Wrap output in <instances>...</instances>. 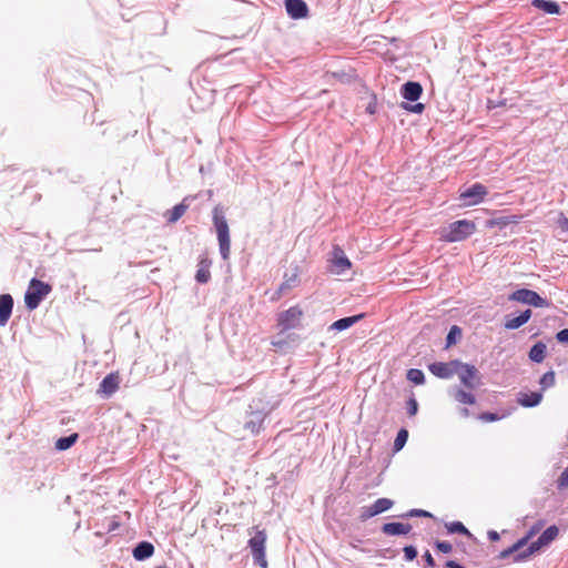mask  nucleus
Here are the masks:
<instances>
[{
  "label": "nucleus",
  "instance_id": "20",
  "mask_svg": "<svg viewBox=\"0 0 568 568\" xmlns=\"http://www.w3.org/2000/svg\"><path fill=\"white\" fill-rule=\"evenodd\" d=\"M410 530L412 525L404 523H386L382 527V531L388 536L407 535L410 532Z\"/></svg>",
  "mask_w": 568,
  "mask_h": 568
},
{
  "label": "nucleus",
  "instance_id": "4",
  "mask_svg": "<svg viewBox=\"0 0 568 568\" xmlns=\"http://www.w3.org/2000/svg\"><path fill=\"white\" fill-rule=\"evenodd\" d=\"M266 532L265 530H255V534L248 540V547L252 552L253 561L261 568H268V562L265 554L266 545Z\"/></svg>",
  "mask_w": 568,
  "mask_h": 568
},
{
  "label": "nucleus",
  "instance_id": "44",
  "mask_svg": "<svg viewBox=\"0 0 568 568\" xmlns=\"http://www.w3.org/2000/svg\"><path fill=\"white\" fill-rule=\"evenodd\" d=\"M424 559L429 568H434L436 566L435 560L428 550L424 554Z\"/></svg>",
  "mask_w": 568,
  "mask_h": 568
},
{
  "label": "nucleus",
  "instance_id": "23",
  "mask_svg": "<svg viewBox=\"0 0 568 568\" xmlns=\"http://www.w3.org/2000/svg\"><path fill=\"white\" fill-rule=\"evenodd\" d=\"M154 552V546L149 541H141L134 549H133V557L136 560H144L146 558H150Z\"/></svg>",
  "mask_w": 568,
  "mask_h": 568
},
{
  "label": "nucleus",
  "instance_id": "16",
  "mask_svg": "<svg viewBox=\"0 0 568 568\" xmlns=\"http://www.w3.org/2000/svg\"><path fill=\"white\" fill-rule=\"evenodd\" d=\"M13 308V298L10 294H1L0 295V326H4L11 314Z\"/></svg>",
  "mask_w": 568,
  "mask_h": 568
},
{
  "label": "nucleus",
  "instance_id": "30",
  "mask_svg": "<svg viewBox=\"0 0 568 568\" xmlns=\"http://www.w3.org/2000/svg\"><path fill=\"white\" fill-rule=\"evenodd\" d=\"M454 397L460 404L473 405L476 402V398L471 393L465 392L463 389H457Z\"/></svg>",
  "mask_w": 568,
  "mask_h": 568
},
{
  "label": "nucleus",
  "instance_id": "28",
  "mask_svg": "<svg viewBox=\"0 0 568 568\" xmlns=\"http://www.w3.org/2000/svg\"><path fill=\"white\" fill-rule=\"evenodd\" d=\"M79 438V435L77 433H73L71 434L70 436H67V437H60L57 442H55V448L58 450H67L69 449L72 445L75 444V442L78 440Z\"/></svg>",
  "mask_w": 568,
  "mask_h": 568
},
{
  "label": "nucleus",
  "instance_id": "46",
  "mask_svg": "<svg viewBox=\"0 0 568 568\" xmlns=\"http://www.w3.org/2000/svg\"><path fill=\"white\" fill-rule=\"evenodd\" d=\"M488 538L491 541H497V540H499V534L495 530H490V531H488Z\"/></svg>",
  "mask_w": 568,
  "mask_h": 568
},
{
  "label": "nucleus",
  "instance_id": "13",
  "mask_svg": "<svg viewBox=\"0 0 568 568\" xmlns=\"http://www.w3.org/2000/svg\"><path fill=\"white\" fill-rule=\"evenodd\" d=\"M285 9L287 14L295 20L308 16V7L304 0H285Z\"/></svg>",
  "mask_w": 568,
  "mask_h": 568
},
{
  "label": "nucleus",
  "instance_id": "2",
  "mask_svg": "<svg viewBox=\"0 0 568 568\" xmlns=\"http://www.w3.org/2000/svg\"><path fill=\"white\" fill-rule=\"evenodd\" d=\"M476 231V224L469 220H459L450 223L439 232V240L444 242H460L469 237Z\"/></svg>",
  "mask_w": 568,
  "mask_h": 568
},
{
  "label": "nucleus",
  "instance_id": "26",
  "mask_svg": "<svg viewBox=\"0 0 568 568\" xmlns=\"http://www.w3.org/2000/svg\"><path fill=\"white\" fill-rule=\"evenodd\" d=\"M363 316H364L363 314H359V315L337 320L336 322H334L331 325V329H335V331L346 329V328L351 327L352 325H354L355 323H357L361 318H363Z\"/></svg>",
  "mask_w": 568,
  "mask_h": 568
},
{
  "label": "nucleus",
  "instance_id": "41",
  "mask_svg": "<svg viewBox=\"0 0 568 568\" xmlns=\"http://www.w3.org/2000/svg\"><path fill=\"white\" fill-rule=\"evenodd\" d=\"M479 419L483 422L489 423V422H496V420L500 419V417L494 413H483L479 415Z\"/></svg>",
  "mask_w": 568,
  "mask_h": 568
},
{
  "label": "nucleus",
  "instance_id": "45",
  "mask_svg": "<svg viewBox=\"0 0 568 568\" xmlns=\"http://www.w3.org/2000/svg\"><path fill=\"white\" fill-rule=\"evenodd\" d=\"M409 516L430 517L432 515L426 510L413 509L409 511Z\"/></svg>",
  "mask_w": 568,
  "mask_h": 568
},
{
  "label": "nucleus",
  "instance_id": "3",
  "mask_svg": "<svg viewBox=\"0 0 568 568\" xmlns=\"http://www.w3.org/2000/svg\"><path fill=\"white\" fill-rule=\"evenodd\" d=\"M52 287L50 284L44 283L40 280L32 278L29 283V287L24 294V303L28 310H36L41 301L51 292Z\"/></svg>",
  "mask_w": 568,
  "mask_h": 568
},
{
  "label": "nucleus",
  "instance_id": "39",
  "mask_svg": "<svg viewBox=\"0 0 568 568\" xmlns=\"http://www.w3.org/2000/svg\"><path fill=\"white\" fill-rule=\"evenodd\" d=\"M405 110H408L414 113H422L425 109V105L423 103H416L414 105H409L407 103L402 104Z\"/></svg>",
  "mask_w": 568,
  "mask_h": 568
},
{
  "label": "nucleus",
  "instance_id": "36",
  "mask_svg": "<svg viewBox=\"0 0 568 568\" xmlns=\"http://www.w3.org/2000/svg\"><path fill=\"white\" fill-rule=\"evenodd\" d=\"M418 410V403L414 396H410L407 400V413L409 416H415Z\"/></svg>",
  "mask_w": 568,
  "mask_h": 568
},
{
  "label": "nucleus",
  "instance_id": "32",
  "mask_svg": "<svg viewBox=\"0 0 568 568\" xmlns=\"http://www.w3.org/2000/svg\"><path fill=\"white\" fill-rule=\"evenodd\" d=\"M462 336V329L457 325H453L446 337V347H450L456 343V339Z\"/></svg>",
  "mask_w": 568,
  "mask_h": 568
},
{
  "label": "nucleus",
  "instance_id": "33",
  "mask_svg": "<svg viewBox=\"0 0 568 568\" xmlns=\"http://www.w3.org/2000/svg\"><path fill=\"white\" fill-rule=\"evenodd\" d=\"M407 379L410 381L412 383L416 384V385H419V384L424 383L425 376H424V373L420 369L410 368L407 372Z\"/></svg>",
  "mask_w": 568,
  "mask_h": 568
},
{
  "label": "nucleus",
  "instance_id": "14",
  "mask_svg": "<svg viewBox=\"0 0 568 568\" xmlns=\"http://www.w3.org/2000/svg\"><path fill=\"white\" fill-rule=\"evenodd\" d=\"M541 527H542V524H541V523H539L538 525L534 526L525 537H523L521 539H519L518 541H516V542H515L513 546H510L509 548H507V549L503 550V551L499 554V558L505 559V558L509 557V556H510V555H513V554H516V555H517L518 552H520L519 550H520L524 546H526V545L528 544L529 539H530L532 536H535V534H536L537 531H539V529H540Z\"/></svg>",
  "mask_w": 568,
  "mask_h": 568
},
{
  "label": "nucleus",
  "instance_id": "38",
  "mask_svg": "<svg viewBox=\"0 0 568 568\" xmlns=\"http://www.w3.org/2000/svg\"><path fill=\"white\" fill-rule=\"evenodd\" d=\"M435 546L443 554H449L453 550V546L448 541H436Z\"/></svg>",
  "mask_w": 568,
  "mask_h": 568
},
{
  "label": "nucleus",
  "instance_id": "47",
  "mask_svg": "<svg viewBox=\"0 0 568 568\" xmlns=\"http://www.w3.org/2000/svg\"><path fill=\"white\" fill-rule=\"evenodd\" d=\"M272 345L275 347H282L284 345V342L283 341L272 342Z\"/></svg>",
  "mask_w": 568,
  "mask_h": 568
},
{
  "label": "nucleus",
  "instance_id": "17",
  "mask_svg": "<svg viewBox=\"0 0 568 568\" xmlns=\"http://www.w3.org/2000/svg\"><path fill=\"white\" fill-rule=\"evenodd\" d=\"M211 265H212V261L207 257L206 254L201 256V258L199 261V264H197V271H196V274H195V280L199 283L205 284V283H207L210 281V278H211V272H210Z\"/></svg>",
  "mask_w": 568,
  "mask_h": 568
},
{
  "label": "nucleus",
  "instance_id": "48",
  "mask_svg": "<svg viewBox=\"0 0 568 568\" xmlns=\"http://www.w3.org/2000/svg\"><path fill=\"white\" fill-rule=\"evenodd\" d=\"M463 415H464V416H468V415H469V410H468L467 408H464V409H463Z\"/></svg>",
  "mask_w": 568,
  "mask_h": 568
},
{
  "label": "nucleus",
  "instance_id": "22",
  "mask_svg": "<svg viewBox=\"0 0 568 568\" xmlns=\"http://www.w3.org/2000/svg\"><path fill=\"white\" fill-rule=\"evenodd\" d=\"M531 6L548 14H558L560 12L559 4L551 0H532Z\"/></svg>",
  "mask_w": 568,
  "mask_h": 568
},
{
  "label": "nucleus",
  "instance_id": "9",
  "mask_svg": "<svg viewBox=\"0 0 568 568\" xmlns=\"http://www.w3.org/2000/svg\"><path fill=\"white\" fill-rule=\"evenodd\" d=\"M488 194L487 187L481 183H475L470 187L460 192L459 199L466 206L477 205L481 203Z\"/></svg>",
  "mask_w": 568,
  "mask_h": 568
},
{
  "label": "nucleus",
  "instance_id": "12",
  "mask_svg": "<svg viewBox=\"0 0 568 568\" xmlns=\"http://www.w3.org/2000/svg\"><path fill=\"white\" fill-rule=\"evenodd\" d=\"M120 381L118 372L108 374L100 383L97 394L103 398H109L119 389Z\"/></svg>",
  "mask_w": 568,
  "mask_h": 568
},
{
  "label": "nucleus",
  "instance_id": "27",
  "mask_svg": "<svg viewBox=\"0 0 568 568\" xmlns=\"http://www.w3.org/2000/svg\"><path fill=\"white\" fill-rule=\"evenodd\" d=\"M547 347L542 342L536 343L529 351V358L532 362L541 363L546 358Z\"/></svg>",
  "mask_w": 568,
  "mask_h": 568
},
{
  "label": "nucleus",
  "instance_id": "37",
  "mask_svg": "<svg viewBox=\"0 0 568 568\" xmlns=\"http://www.w3.org/2000/svg\"><path fill=\"white\" fill-rule=\"evenodd\" d=\"M403 551H404L405 559L407 561L414 560L417 556V550L414 546H406V547H404Z\"/></svg>",
  "mask_w": 568,
  "mask_h": 568
},
{
  "label": "nucleus",
  "instance_id": "15",
  "mask_svg": "<svg viewBox=\"0 0 568 568\" xmlns=\"http://www.w3.org/2000/svg\"><path fill=\"white\" fill-rule=\"evenodd\" d=\"M457 374L466 387L474 388L476 386L475 379L478 377V371L475 366L462 363Z\"/></svg>",
  "mask_w": 568,
  "mask_h": 568
},
{
  "label": "nucleus",
  "instance_id": "1",
  "mask_svg": "<svg viewBox=\"0 0 568 568\" xmlns=\"http://www.w3.org/2000/svg\"><path fill=\"white\" fill-rule=\"evenodd\" d=\"M212 220L216 231L217 242L220 253L224 261L230 258L231 254V236H230V227L224 215L223 209L220 205H216L212 212Z\"/></svg>",
  "mask_w": 568,
  "mask_h": 568
},
{
  "label": "nucleus",
  "instance_id": "10",
  "mask_svg": "<svg viewBox=\"0 0 568 568\" xmlns=\"http://www.w3.org/2000/svg\"><path fill=\"white\" fill-rule=\"evenodd\" d=\"M462 363L459 361H450L448 363L435 362L428 366L429 372L439 378H450L458 373Z\"/></svg>",
  "mask_w": 568,
  "mask_h": 568
},
{
  "label": "nucleus",
  "instance_id": "6",
  "mask_svg": "<svg viewBox=\"0 0 568 568\" xmlns=\"http://www.w3.org/2000/svg\"><path fill=\"white\" fill-rule=\"evenodd\" d=\"M301 268L297 264L292 265L291 270L283 274V282L274 293L272 301H278L300 284Z\"/></svg>",
  "mask_w": 568,
  "mask_h": 568
},
{
  "label": "nucleus",
  "instance_id": "7",
  "mask_svg": "<svg viewBox=\"0 0 568 568\" xmlns=\"http://www.w3.org/2000/svg\"><path fill=\"white\" fill-rule=\"evenodd\" d=\"M510 301H516L523 304H528L535 307H548L549 303L546 298L541 297L537 292L528 290V288H520L515 291L510 296Z\"/></svg>",
  "mask_w": 568,
  "mask_h": 568
},
{
  "label": "nucleus",
  "instance_id": "21",
  "mask_svg": "<svg viewBox=\"0 0 568 568\" xmlns=\"http://www.w3.org/2000/svg\"><path fill=\"white\" fill-rule=\"evenodd\" d=\"M542 399V394L538 392L519 393L518 404L524 407L537 406Z\"/></svg>",
  "mask_w": 568,
  "mask_h": 568
},
{
  "label": "nucleus",
  "instance_id": "18",
  "mask_svg": "<svg viewBox=\"0 0 568 568\" xmlns=\"http://www.w3.org/2000/svg\"><path fill=\"white\" fill-rule=\"evenodd\" d=\"M393 506V501L388 498H379L377 499L371 507H368L365 514L362 515L363 518H369L382 514L388 510Z\"/></svg>",
  "mask_w": 568,
  "mask_h": 568
},
{
  "label": "nucleus",
  "instance_id": "31",
  "mask_svg": "<svg viewBox=\"0 0 568 568\" xmlns=\"http://www.w3.org/2000/svg\"><path fill=\"white\" fill-rule=\"evenodd\" d=\"M407 439H408V432H407V429L402 428L397 433V436L394 440V450L395 452L400 450L404 447V445L406 444Z\"/></svg>",
  "mask_w": 568,
  "mask_h": 568
},
{
  "label": "nucleus",
  "instance_id": "25",
  "mask_svg": "<svg viewBox=\"0 0 568 568\" xmlns=\"http://www.w3.org/2000/svg\"><path fill=\"white\" fill-rule=\"evenodd\" d=\"M187 207L189 206L184 204V202L173 206L165 213L166 221L169 223H175L185 214Z\"/></svg>",
  "mask_w": 568,
  "mask_h": 568
},
{
  "label": "nucleus",
  "instance_id": "34",
  "mask_svg": "<svg viewBox=\"0 0 568 568\" xmlns=\"http://www.w3.org/2000/svg\"><path fill=\"white\" fill-rule=\"evenodd\" d=\"M446 528H447L448 532H450V534L469 535L468 529L460 521H453V523L446 524Z\"/></svg>",
  "mask_w": 568,
  "mask_h": 568
},
{
  "label": "nucleus",
  "instance_id": "8",
  "mask_svg": "<svg viewBox=\"0 0 568 568\" xmlns=\"http://www.w3.org/2000/svg\"><path fill=\"white\" fill-rule=\"evenodd\" d=\"M302 317L303 310L298 305H295L278 314L277 325L282 331H288L297 327Z\"/></svg>",
  "mask_w": 568,
  "mask_h": 568
},
{
  "label": "nucleus",
  "instance_id": "24",
  "mask_svg": "<svg viewBox=\"0 0 568 568\" xmlns=\"http://www.w3.org/2000/svg\"><path fill=\"white\" fill-rule=\"evenodd\" d=\"M531 317V311L526 310L519 316L509 318L505 322V328L516 329L526 324Z\"/></svg>",
  "mask_w": 568,
  "mask_h": 568
},
{
  "label": "nucleus",
  "instance_id": "40",
  "mask_svg": "<svg viewBox=\"0 0 568 568\" xmlns=\"http://www.w3.org/2000/svg\"><path fill=\"white\" fill-rule=\"evenodd\" d=\"M558 488H567L568 487V467L561 473L557 480Z\"/></svg>",
  "mask_w": 568,
  "mask_h": 568
},
{
  "label": "nucleus",
  "instance_id": "11",
  "mask_svg": "<svg viewBox=\"0 0 568 568\" xmlns=\"http://www.w3.org/2000/svg\"><path fill=\"white\" fill-rule=\"evenodd\" d=\"M329 263V271L337 275L352 267V262L346 257L344 251L337 245L333 247L332 260Z\"/></svg>",
  "mask_w": 568,
  "mask_h": 568
},
{
  "label": "nucleus",
  "instance_id": "5",
  "mask_svg": "<svg viewBox=\"0 0 568 568\" xmlns=\"http://www.w3.org/2000/svg\"><path fill=\"white\" fill-rule=\"evenodd\" d=\"M559 534V529L557 526L552 525L550 527H548L539 537L536 541H532L529 547L521 551V552H518L517 555H515L514 557V561H523L525 559H527L528 557H530L532 554H535L536 551H538L541 547L544 546H547L548 544H550L551 541H554L557 536Z\"/></svg>",
  "mask_w": 568,
  "mask_h": 568
},
{
  "label": "nucleus",
  "instance_id": "29",
  "mask_svg": "<svg viewBox=\"0 0 568 568\" xmlns=\"http://www.w3.org/2000/svg\"><path fill=\"white\" fill-rule=\"evenodd\" d=\"M253 416H254V418L248 420L244 425V428L246 430H250L252 434H258L263 426V418L260 417V415H255V414H253Z\"/></svg>",
  "mask_w": 568,
  "mask_h": 568
},
{
  "label": "nucleus",
  "instance_id": "19",
  "mask_svg": "<svg viewBox=\"0 0 568 568\" xmlns=\"http://www.w3.org/2000/svg\"><path fill=\"white\" fill-rule=\"evenodd\" d=\"M423 93L420 83L408 81L402 88V95L408 101H417Z\"/></svg>",
  "mask_w": 568,
  "mask_h": 568
},
{
  "label": "nucleus",
  "instance_id": "35",
  "mask_svg": "<svg viewBox=\"0 0 568 568\" xmlns=\"http://www.w3.org/2000/svg\"><path fill=\"white\" fill-rule=\"evenodd\" d=\"M540 385L542 389L555 385V373L552 371L545 373L540 378Z\"/></svg>",
  "mask_w": 568,
  "mask_h": 568
},
{
  "label": "nucleus",
  "instance_id": "42",
  "mask_svg": "<svg viewBox=\"0 0 568 568\" xmlns=\"http://www.w3.org/2000/svg\"><path fill=\"white\" fill-rule=\"evenodd\" d=\"M558 225L562 232L568 233V217H566L564 214H560L558 219Z\"/></svg>",
  "mask_w": 568,
  "mask_h": 568
},
{
  "label": "nucleus",
  "instance_id": "43",
  "mask_svg": "<svg viewBox=\"0 0 568 568\" xmlns=\"http://www.w3.org/2000/svg\"><path fill=\"white\" fill-rule=\"evenodd\" d=\"M556 338L559 343H568V328L559 331L556 334Z\"/></svg>",
  "mask_w": 568,
  "mask_h": 568
},
{
  "label": "nucleus",
  "instance_id": "49",
  "mask_svg": "<svg viewBox=\"0 0 568 568\" xmlns=\"http://www.w3.org/2000/svg\"><path fill=\"white\" fill-rule=\"evenodd\" d=\"M368 111H369L371 113H374L373 106H369V108H368Z\"/></svg>",
  "mask_w": 568,
  "mask_h": 568
}]
</instances>
